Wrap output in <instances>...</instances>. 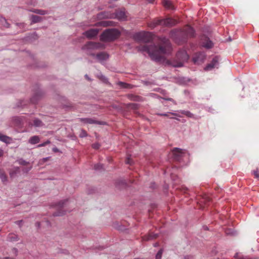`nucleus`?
<instances>
[{"label": "nucleus", "instance_id": "62", "mask_svg": "<svg viewBox=\"0 0 259 259\" xmlns=\"http://www.w3.org/2000/svg\"><path fill=\"white\" fill-rule=\"evenodd\" d=\"M158 245V244L157 243L154 244L155 247L157 246Z\"/></svg>", "mask_w": 259, "mask_h": 259}, {"label": "nucleus", "instance_id": "27", "mask_svg": "<svg viewBox=\"0 0 259 259\" xmlns=\"http://www.w3.org/2000/svg\"><path fill=\"white\" fill-rule=\"evenodd\" d=\"M0 178L3 183L7 182V177L4 172L0 170Z\"/></svg>", "mask_w": 259, "mask_h": 259}, {"label": "nucleus", "instance_id": "50", "mask_svg": "<svg viewBox=\"0 0 259 259\" xmlns=\"http://www.w3.org/2000/svg\"><path fill=\"white\" fill-rule=\"evenodd\" d=\"M150 96L152 97H153V98H155L158 97V96L157 94H153V93L150 94Z\"/></svg>", "mask_w": 259, "mask_h": 259}, {"label": "nucleus", "instance_id": "57", "mask_svg": "<svg viewBox=\"0 0 259 259\" xmlns=\"http://www.w3.org/2000/svg\"><path fill=\"white\" fill-rule=\"evenodd\" d=\"M85 78H87L88 79H89H89H90V78L89 77V76H88V75H87V74H86V75H85Z\"/></svg>", "mask_w": 259, "mask_h": 259}, {"label": "nucleus", "instance_id": "17", "mask_svg": "<svg viewBox=\"0 0 259 259\" xmlns=\"http://www.w3.org/2000/svg\"><path fill=\"white\" fill-rule=\"evenodd\" d=\"M178 58H181L182 60L186 61L188 59V55L185 51L179 52L177 54Z\"/></svg>", "mask_w": 259, "mask_h": 259}, {"label": "nucleus", "instance_id": "23", "mask_svg": "<svg viewBox=\"0 0 259 259\" xmlns=\"http://www.w3.org/2000/svg\"><path fill=\"white\" fill-rule=\"evenodd\" d=\"M157 236V234L151 233L148 236H145L144 237H143V240L145 241H148L149 240L156 238Z\"/></svg>", "mask_w": 259, "mask_h": 259}, {"label": "nucleus", "instance_id": "19", "mask_svg": "<svg viewBox=\"0 0 259 259\" xmlns=\"http://www.w3.org/2000/svg\"><path fill=\"white\" fill-rule=\"evenodd\" d=\"M30 19L31 24L40 22L42 21V18L38 16L32 15L31 16Z\"/></svg>", "mask_w": 259, "mask_h": 259}, {"label": "nucleus", "instance_id": "13", "mask_svg": "<svg viewBox=\"0 0 259 259\" xmlns=\"http://www.w3.org/2000/svg\"><path fill=\"white\" fill-rule=\"evenodd\" d=\"M202 46L206 49H211L213 46V42L208 38H206L202 42Z\"/></svg>", "mask_w": 259, "mask_h": 259}, {"label": "nucleus", "instance_id": "14", "mask_svg": "<svg viewBox=\"0 0 259 259\" xmlns=\"http://www.w3.org/2000/svg\"><path fill=\"white\" fill-rule=\"evenodd\" d=\"M29 11L40 15H45L50 14L49 11L41 9H31Z\"/></svg>", "mask_w": 259, "mask_h": 259}, {"label": "nucleus", "instance_id": "30", "mask_svg": "<svg viewBox=\"0 0 259 259\" xmlns=\"http://www.w3.org/2000/svg\"><path fill=\"white\" fill-rule=\"evenodd\" d=\"M37 2L36 0H27V4L29 6H35L37 5Z\"/></svg>", "mask_w": 259, "mask_h": 259}, {"label": "nucleus", "instance_id": "36", "mask_svg": "<svg viewBox=\"0 0 259 259\" xmlns=\"http://www.w3.org/2000/svg\"><path fill=\"white\" fill-rule=\"evenodd\" d=\"M162 252H163L162 249H160L158 251V252L157 253L156 256H155L156 259H161V258Z\"/></svg>", "mask_w": 259, "mask_h": 259}, {"label": "nucleus", "instance_id": "20", "mask_svg": "<svg viewBox=\"0 0 259 259\" xmlns=\"http://www.w3.org/2000/svg\"><path fill=\"white\" fill-rule=\"evenodd\" d=\"M178 112L179 113H182V114L186 115V116H187L188 117L195 118L194 115L189 111L181 110L178 111Z\"/></svg>", "mask_w": 259, "mask_h": 259}, {"label": "nucleus", "instance_id": "34", "mask_svg": "<svg viewBox=\"0 0 259 259\" xmlns=\"http://www.w3.org/2000/svg\"><path fill=\"white\" fill-rule=\"evenodd\" d=\"M17 162H18V163L19 164L23 165H25L28 163V162H27L26 161H25V160H24L22 158L18 159L17 160Z\"/></svg>", "mask_w": 259, "mask_h": 259}, {"label": "nucleus", "instance_id": "51", "mask_svg": "<svg viewBox=\"0 0 259 259\" xmlns=\"http://www.w3.org/2000/svg\"><path fill=\"white\" fill-rule=\"evenodd\" d=\"M163 99L167 101H170L173 102L175 104H176V102L174 101V100L172 98H163Z\"/></svg>", "mask_w": 259, "mask_h": 259}, {"label": "nucleus", "instance_id": "42", "mask_svg": "<svg viewBox=\"0 0 259 259\" xmlns=\"http://www.w3.org/2000/svg\"><path fill=\"white\" fill-rule=\"evenodd\" d=\"M64 214V212H63V211H57V212H55L54 214H53V215L54 216H56V217H58V216H61V215H63V214Z\"/></svg>", "mask_w": 259, "mask_h": 259}, {"label": "nucleus", "instance_id": "33", "mask_svg": "<svg viewBox=\"0 0 259 259\" xmlns=\"http://www.w3.org/2000/svg\"><path fill=\"white\" fill-rule=\"evenodd\" d=\"M226 234L229 235H235L236 233L232 229H229L226 230Z\"/></svg>", "mask_w": 259, "mask_h": 259}, {"label": "nucleus", "instance_id": "32", "mask_svg": "<svg viewBox=\"0 0 259 259\" xmlns=\"http://www.w3.org/2000/svg\"><path fill=\"white\" fill-rule=\"evenodd\" d=\"M127 106L133 109H137L138 108L139 104L136 103H130L127 104Z\"/></svg>", "mask_w": 259, "mask_h": 259}, {"label": "nucleus", "instance_id": "1", "mask_svg": "<svg viewBox=\"0 0 259 259\" xmlns=\"http://www.w3.org/2000/svg\"><path fill=\"white\" fill-rule=\"evenodd\" d=\"M162 41L164 42L163 45H146L139 47L138 50L142 52H147L152 60L160 62L164 59L162 55H169L171 50L169 40L166 38H164Z\"/></svg>", "mask_w": 259, "mask_h": 259}, {"label": "nucleus", "instance_id": "18", "mask_svg": "<svg viewBox=\"0 0 259 259\" xmlns=\"http://www.w3.org/2000/svg\"><path fill=\"white\" fill-rule=\"evenodd\" d=\"M19 167H14L9 171L10 176L11 178L15 177L17 173L19 172Z\"/></svg>", "mask_w": 259, "mask_h": 259}, {"label": "nucleus", "instance_id": "41", "mask_svg": "<svg viewBox=\"0 0 259 259\" xmlns=\"http://www.w3.org/2000/svg\"><path fill=\"white\" fill-rule=\"evenodd\" d=\"M38 100V98L37 96H33L31 99H30V101L31 103H32L33 104H35L36 102H37V101Z\"/></svg>", "mask_w": 259, "mask_h": 259}, {"label": "nucleus", "instance_id": "40", "mask_svg": "<svg viewBox=\"0 0 259 259\" xmlns=\"http://www.w3.org/2000/svg\"><path fill=\"white\" fill-rule=\"evenodd\" d=\"M101 145L99 143H95L92 145V147L95 149H98L100 147Z\"/></svg>", "mask_w": 259, "mask_h": 259}, {"label": "nucleus", "instance_id": "21", "mask_svg": "<svg viewBox=\"0 0 259 259\" xmlns=\"http://www.w3.org/2000/svg\"><path fill=\"white\" fill-rule=\"evenodd\" d=\"M0 24L4 27L9 28L10 24L8 23L7 20L3 17H0Z\"/></svg>", "mask_w": 259, "mask_h": 259}, {"label": "nucleus", "instance_id": "63", "mask_svg": "<svg viewBox=\"0 0 259 259\" xmlns=\"http://www.w3.org/2000/svg\"><path fill=\"white\" fill-rule=\"evenodd\" d=\"M53 150H54V151H56L57 150V148H54Z\"/></svg>", "mask_w": 259, "mask_h": 259}, {"label": "nucleus", "instance_id": "15", "mask_svg": "<svg viewBox=\"0 0 259 259\" xmlns=\"http://www.w3.org/2000/svg\"><path fill=\"white\" fill-rule=\"evenodd\" d=\"M162 4L164 7L168 9L174 10L175 7L172 3L168 0H163Z\"/></svg>", "mask_w": 259, "mask_h": 259}, {"label": "nucleus", "instance_id": "22", "mask_svg": "<svg viewBox=\"0 0 259 259\" xmlns=\"http://www.w3.org/2000/svg\"><path fill=\"white\" fill-rule=\"evenodd\" d=\"M31 125L35 127H41L44 125V124L38 118H35L33 120V124Z\"/></svg>", "mask_w": 259, "mask_h": 259}, {"label": "nucleus", "instance_id": "4", "mask_svg": "<svg viewBox=\"0 0 259 259\" xmlns=\"http://www.w3.org/2000/svg\"><path fill=\"white\" fill-rule=\"evenodd\" d=\"M120 34L119 31L117 29H108L102 33L100 39L104 41H113L119 37Z\"/></svg>", "mask_w": 259, "mask_h": 259}, {"label": "nucleus", "instance_id": "58", "mask_svg": "<svg viewBox=\"0 0 259 259\" xmlns=\"http://www.w3.org/2000/svg\"><path fill=\"white\" fill-rule=\"evenodd\" d=\"M203 228H204V229L205 230H207V229H208V228H207V226H204V227H203Z\"/></svg>", "mask_w": 259, "mask_h": 259}, {"label": "nucleus", "instance_id": "53", "mask_svg": "<svg viewBox=\"0 0 259 259\" xmlns=\"http://www.w3.org/2000/svg\"><path fill=\"white\" fill-rule=\"evenodd\" d=\"M120 183H121L122 185H123V186H125L126 183H125V182L124 181H120Z\"/></svg>", "mask_w": 259, "mask_h": 259}, {"label": "nucleus", "instance_id": "10", "mask_svg": "<svg viewBox=\"0 0 259 259\" xmlns=\"http://www.w3.org/2000/svg\"><path fill=\"white\" fill-rule=\"evenodd\" d=\"M99 32L98 29H91L87 30L83 33V34L85 35L88 38H92L96 36Z\"/></svg>", "mask_w": 259, "mask_h": 259}, {"label": "nucleus", "instance_id": "39", "mask_svg": "<svg viewBox=\"0 0 259 259\" xmlns=\"http://www.w3.org/2000/svg\"><path fill=\"white\" fill-rule=\"evenodd\" d=\"M87 136V134L86 132L84 130H81V132L79 134V137L80 138H84V137H85Z\"/></svg>", "mask_w": 259, "mask_h": 259}, {"label": "nucleus", "instance_id": "11", "mask_svg": "<svg viewBox=\"0 0 259 259\" xmlns=\"http://www.w3.org/2000/svg\"><path fill=\"white\" fill-rule=\"evenodd\" d=\"M205 59V54L204 53H199L193 58L195 63L202 62Z\"/></svg>", "mask_w": 259, "mask_h": 259}, {"label": "nucleus", "instance_id": "24", "mask_svg": "<svg viewBox=\"0 0 259 259\" xmlns=\"http://www.w3.org/2000/svg\"><path fill=\"white\" fill-rule=\"evenodd\" d=\"M39 138L38 136H36L31 137L29 140V142L31 144H37L39 142Z\"/></svg>", "mask_w": 259, "mask_h": 259}, {"label": "nucleus", "instance_id": "5", "mask_svg": "<svg viewBox=\"0 0 259 259\" xmlns=\"http://www.w3.org/2000/svg\"><path fill=\"white\" fill-rule=\"evenodd\" d=\"M177 21L171 18H167L164 19H155L148 23V26L151 29L154 28L158 25L171 27L175 25Z\"/></svg>", "mask_w": 259, "mask_h": 259}, {"label": "nucleus", "instance_id": "55", "mask_svg": "<svg viewBox=\"0 0 259 259\" xmlns=\"http://www.w3.org/2000/svg\"><path fill=\"white\" fill-rule=\"evenodd\" d=\"M31 167H30L29 168L26 169V170H24V171L27 172L28 171H29L31 169Z\"/></svg>", "mask_w": 259, "mask_h": 259}, {"label": "nucleus", "instance_id": "48", "mask_svg": "<svg viewBox=\"0 0 259 259\" xmlns=\"http://www.w3.org/2000/svg\"><path fill=\"white\" fill-rule=\"evenodd\" d=\"M169 113L170 114H171V115H175L176 116H178V117H181V116L177 114V113H175V112H169Z\"/></svg>", "mask_w": 259, "mask_h": 259}, {"label": "nucleus", "instance_id": "6", "mask_svg": "<svg viewBox=\"0 0 259 259\" xmlns=\"http://www.w3.org/2000/svg\"><path fill=\"white\" fill-rule=\"evenodd\" d=\"M103 17L107 19H117L120 21L126 20L125 12L122 10L117 11L115 13H111L108 12H104L101 13Z\"/></svg>", "mask_w": 259, "mask_h": 259}, {"label": "nucleus", "instance_id": "2", "mask_svg": "<svg viewBox=\"0 0 259 259\" xmlns=\"http://www.w3.org/2000/svg\"><path fill=\"white\" fill-rule=\"evenodd\" d=\"M170 37L178 44L186 42L187 38L195 36V31L190 26H186L183 29L173 30L169 33Z\"/></svg>", "mask_w": 259, "mask_h": 259}, {"label": "nucleus", "instance_id": "60", "mask_svg": "<svg viewBox=\"0 0 259 259\" xmlns=\"http://www.w3.org/2000/svg\"><path fill=\"white\" fill-rule=\"evenodd\" d=\"M237 256H238V253H236V254H235V255H234V257H235V258H237Z\"/></svg>", "mask_w": 259, "mask_h": 259}, {"label": "nucleus", "instance_id": "26", "mask_svg": "<svg viewBox=\"0 0 259 259\" xmlns=\"http://www.w3.org/2000/svg\"><path fill=\"white\" fill-rule=\"evenodd\" d=\"M8 240L11 242L16 241L18 240V237L15 234H9Z\"/></svg>", "mask_w": 259, "mask_h": 259}, {"label": "nucleus", "instance_id": "49", "mask_svg": "<svg viewBox=\"0 0 259 259\" xmlns=\"http://www.w3.org/2000/svg\"><path fill=\"white\" fill-rule=\"evenodd\" d=\"M169 113L170 114H171V115H175L176 116H178V117H181V116L177 114V113H175V112H169Z\"/></svg>", "mask_w": 259, "mask_h": 259}, {"label": "nucleus", "instance_id": "56", "mask_svg": "<svg viewBox=\"0 0 259 259\" xmlns=\"http://www.w3.org/2000/svg\"><path fill=\"white\" fill-rule=\"evenodd\" d=\"M148 2H149V3H153L154 2V0H147Z\"/></svg>", "mask_w": 259, "mask_h": 259}, {"label": "nucleus", "instance_id": "12", "mask_svg": "<svg viewBox=\"0 0 259 259\" xmlns=\"http://www.w3.org/2000/svg\"><path fill=\"white\" fill-rule=\"evenodd\" d=\"M80 120L81 121H82V122H83L84 123H87L102 124V122L97 121V120H96L95 119H94L93 118H80Z\"/></svg>", "mask_w": 259, "mask_h": 259}, {"label": "nucleus", "instance_id": "61", "mask_svg": "<svg viewBox=\"0 0 259 259\" xmlns=\"http://www.w3.org/2000/svg\"><path fill=\"white\" fill-rule=\"evenodd\" d=\"M171 119H176L177 120H179L178 118H175V117H169Z\"/></svg>", "mask_w": 259, "mask_h": 259}, {"label": "nucleus", "instance_id": "29", "mask_svg": "<svg viewBox=\"0 0 259 259\" xmlns=\"http://www.w3.org/2000/svg\"><path fill=\"white\" fill-rule=\"evenodd\" d=\"M68 200L67 199L61 200L57 203V206L60 208L64 206L66 203L68 202Z\"/></svg>", "mask_w": 259, "mask_h": 259}, {"label": "nucleus", "instance_id": "47", "mask_svg": "<svg viewBox=\"0 0 259 259\" xmlns=\"http://www.w3.org/2000/svg\"><path fill=\"white\" fill-rule=\"evenodd\" d=\"M15 224H16L17 225H19V226L20 227H21L22 226V224L23 223V221L22 220H20V221H16L15 222Z\"/></svg>", "mask_w": 259, "mask_h": 259}, {"label": "nucleus", "instance_id": "3", "mask_svg": "<svg viewBox=\"0 0 259 259\" xmlns=\"http://www.w3.org/2000/svg\"><path fill=\"white\" fill-rule=\"evenodd\" d=\"M102 46V45L100 43L90 41L82 47V49L87 50L88 51V52L87 53L88 55L93 57H95L98 61L101 63L106 60L109 58L108 54L105 52H100L97 55H95L94 53H90L89 50L98 49L101 48Z\"/></svg>", "mask_w": 259, "mask_h": 259}, {"label": "nucleus", "instance_id": "54", "mask_svg": "<svg viewBox=\"0 0 259 259\" xmlns=\"http://www.w3.org/2000/svg\"><path fill=\"white\" fill-rule=\"evenodd\" d=\"M143 82L146 85H148L150 83V82L148 81H144Z\"/></svg>", "mask_w": 259, "mask_h": 259}, {"label": "nucleus", "instance_id": "16", "mask_svg": "<svg viewBox=\"0 0 259 259\" xmlns=\"http://www.w3.org/2000/svg\"><path fill=\"white\" fill-rule=\"evenodd\" d=\"M0 141L6 144H9L11 143L12 139L11 138L0 133Z\"/></svg>", "mask_w": 259, "mask_h": 259}, {"label": "nucleus", "instance_id": "28", "mask_svg": "<svg viewBox=\"0 0 259 259\" xmlns=\"http://www.w3.org/2000/svg\"><path fill=\"white\" fill-rule=\"evenodd\" d=\"M94 169L96 170H98V171L102 170V169H103V164H102L101 163H98V164H95Z\"/></svg>", "mask_w": 259, "mask_h": 259}, {"label": "nucleus", "instance_id": "7", "mask_svg": "<svg viewBox=\"0 0 259 259\" xmlns=\"http://www.w3.org/2000/svg\"><path fill=\"white\" fill-rule=\"evenodd\" d=\"M135 40L144 42H149L152 40L151 33L148 32H139L134 35Z\"/></svg>", "mask_w": 259, "mask_h": 259}, {"label": "nucleus", "instance_id": "38", "mask_svg": "<svg viewBox=\"0 0 259 259\" xmlns=\"http://www.w3.org/2000/svg\"><path fill=\"white\" fill-rule=\"evenodd\" d=\"M50 143V141L49 140H47V141L38 145L37 147H41L45 146L46 145H47Z\"/></svg>", "mask_w": 259, "mask_h": 259}, {"label": "nucleus", "instance_id": "59", "mask_svg": "<svg viewBox=\"0 0 259 259\" xmlns=\"http://www.w3.org/2000/svg\"><path fill=\"white\" fill-rule=\"evenodd\" d=\"M36 225L38 227H39L40 224H39V222H37V223H36Z\"/></svg>", "mask_w": 259, "mask_h": 259}, {"label": "nucleus", "instance_id": "31", "mask_svg": "<svg viewBox=\"0 0 259 259\" xmlns=\"http://www.w3.org/2000/svg\"><path fill=\"white\" fill-rule=\"evenodd\" d=\"M22 118L21 117L16 116L14 117V120L16 122L18 125H20L22 122Z\"/></svg>", "mask_w": 259, "mask_h": 259}, {"label": "nucleus", "instance_id": "37", "mask_svg": "<svg viewBox=\"0 0 259 259\" xmlns=\"http://www.w3.org/2000/svg\"><path fill=\"white\" fill-rule=\"evenodd\" d=\"M252 174L254 175L255 178H259V170L258 169L252 171Z\"/></svg>", "mask_w": 259, "mask_h": 259}, {"label": "nucleus", "instance_id": "8", "mask_svg": "<svg viewBox=\"0 0 259 259\" xmlns=\"http://www.w3.org/2000/svg\"><path fill=\"white\" fill-rule=\"evenodd\" d=\"M173 159L178 161H181L185 157H187V152L185 150H182L178 148H175L172 151Z\"/></svg>", "mask_w": 259, "mask_h": 259}, {"label": "nucleus", "instance_id": "43", "mask_svg": "<svg viewBox=\"0 0 259 259\" xmlns=\"http://www.w3.org/2000/svg\"><path fill=\"white\" fill-rule=\"evenodd\" d=\"M125 163L126 164L132 165L133 163V162L130 157H127L125 160Z\"/></svg>", "mask_w": 259, "mask_h": 259}, {"label": "nucleus", "instance_id": "44", "mask_svg": "<svg viewBox=\"0 0 259 259\" xmlns=\"http://www.w3.org/2000/svg\"><path fill=\"white\" fill-rule=\"evenodd\" d=\"M113 23V21L103 22V24L105 26L112 25Z\"/></svg>", "mask_w": 259, "mask_h": 259}, {"label": "nucleus", "instance_id": "9", "mask_svg": "<svg viewBox=\"0 0 259 259\" xmlns=\"http://www.w3.org/2000/svg\"><path fill=\"white\" fill-rule=\"evenodd\" d=\"M219 65V57L215 56L210 63H208L204 68L205 71H210L213 68H218Z\"/></svg>", "mask_w": 259, "mask_h": 259}, {"label": "nucleus", "instance_id": "46", "mask_svg": "<svg viewBox=\"0 0 259 259\" xmlns=\"http://www.w3.org/2000/svg\"><path fill=\"white\" fill-rule=\"evenodd\" d=\"M157 115L159 116H168V115L170 114L169 112L165 113H158L156 114Z\"/></svg>", "mask_w": 259, "mask_h": 259}, {"label": "nucleus", "instance_id": "45", "mask_svg": "<svg viewBox=\"0 0 259 259\" xmlns=\"http://www.w3.org/2000/svg\"><path fill=\"white\" fill-rule=\"evenodd\" d=\"M183 63L182 62H179L176 64H174L173 66L175 67H180L183 66Z\"/></svg>", "mask_w": 259, "mask_h": 259}, {"label": "nucleus", "instance_id": "25", "mask_svg": "<svg viewBox=\"0 0 259 259\" xmlns=\"http://www.w3.org/2000/svg\"><path fill=\"white\" fill-rule=\"evenodd\" d=\"M128 98L131 100H132V101H141L142 100V98L140 96H136V95H133V94H131V95H129L128 96Z\"/></svg>", "mask_w": 259, "mask_h": 259}, {"label": "nucleus", "instance_id": "35", "mask_svg": "<svg viewBox=\"0 0 259 259\" xmlns=\"http://www.w3.org/2000/svg\"><path fill=\"white\" fill-rule=\"evenodd\" d=\"M119 84L121 85V87L123 88H131V85L129 84H126L123 82H119Z\"/></svg>", "mask_w": 259, "mask_h": 259}, {"label": "nucleus", "instance_id": "52", "mask_svg": "<svg viewBox=\"0 0 259 259\" xmlns=\"http://www.w3.org/2000/svg\"><path fill=\"white\" fill-rule=\"evenodd\" d=\"M4 154V150L0 149V157H2Z\"/></svg>", "mask_w": 259, "mask_h": 259}, {"label": "nucleus", "instance_id": "64", "mask_svg": "<svg viewBox=\"0 0 259 259\" xmlns=\"http://www.w3.org/2000/svg\"><path fill=\"white\" fill-rule=\"evenodd\" d=\"M102 77H103V78H105V76H103V75H102Z\"/></svg>", "mask_w": 259, "mask_h": 259}]
</instances>
